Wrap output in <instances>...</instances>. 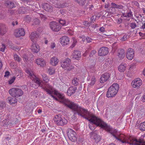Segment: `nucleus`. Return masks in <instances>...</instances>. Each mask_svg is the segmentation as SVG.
Returning <instances> with one entry per match:
<instances>
[{
	"label": "nucleus",
	"mask_w": 145,
	"mask_h": 145,
	"mask_svg": "<svg viewBox=\"0 0 145 145\" xmlns=\"http://www.w3.org/2000/svg\"><path fill=\"white\" fill-rule=\"evenodd\" d=\"M127 39V35H124L123 37L121 39V41H124L126 40Z\"/></svg>",
	"instance_id": "bf43d9fd"
},
{
	"label": "nucleus",
	"mask_w": 145,
	"mask_h": 145,
	"mask_svg": "<svg viewBox=\"0 0 145 145\" xmlns=\"http://www.w3.org/2000/svg\"><path fill=\"white\" fill-rule=\"evenodd\" d=\"M54 72V69L52 67H50L48 69V72L50 74H52Z\"/></svg>",
	"instance_id": "79ce46f5"
},
{
	"label": "nucleus",
	"mask_w": 145,
	"mask_h": 145,
	"mask_svg": "<svg viewBox=\"0 0 145 145\" xmlns=\"http://www.w3.org/2000/svg\"><path fill=\"white\" fill-rule=\"evenodd\" d=\"M7 28L5 25L0 24V35L3 36L7 32Z\"/></svg>",
	"instance_id": "f3484780"
},
{
	"label": "nucleus",
	"mask_w": 145,
	"mask_h": 145,
	"mask_svg": "<svg viewBox=\"0 0 145 145\" xmlns=\"http://www.w3.org/2000/svg\"><path fill=\"white\" fill-rule=\"evenodd\" d=\"M28 7H20L18 11V12L19 14H24L27 12V10L28 9Z\"/></svg>",
	"instance_id": "c85d7f7f"
},
{
	"label": "nucleus",
	"mask_w": 145,
	"mask_h": 145,
	"mask_svg": "<svg viewBox=\"0 0 145 145\" xmlns=\"http://www.w3.org/2000/svg\"><path fill=\"white\" fill-rule=\"evenodd\" d=\"M129 140L130 142H129L128 140L127 143L131 145H145V142H144L143 140L141 139L137 140L136 139L129 137Z\"/></svg>",
	"instance_id": "6e6552de"
},
{
	"label": "nucleus",
	"mask_w": 145,
	"mask_h": 145,
	"mask_svg": "<svg viewBox=\"0 0 145 145\" xmlns=\"http://www.w3.org/2000/svg\"><path fill=\"white\" fill-rule=\"evenodd\" d=\"M130 26L132 29H133L136 27V25L135 23L133 22L131 24Z\"/></svg>",
	"instance_id": "5fc2aeb1"
},
{
	"label": "nucleus",
	"mask_w": 145,
	"mask_h": 145,
	"mask_svg": "<svg viewBox=\"0 0 145 145\" xmlns=\"http://www.w3.org/2000/svg\"><path fill=\"white\" fill-rule=\"evenodd\" d=\"M22 57L24 60L26 61L28 60V57L27 55L25 54H24L22 55Z\"/></svg>",
	"instance_id": "8fccbe9b"
},
{
	"label": "nucleus",
	"mask_w": 145,
	"mask_h": 145,
	"mask_svg": "<svg viewBox=\"0 0 145 145\" xmlns=\"http://www.w3.org/2000/svg\"><path fill=\"white\" fill-rule=\"evenodd\" d=\"M55 7L56 8H62V3H57L55 4Z\"/></svg>",
	"instance_id": "49530a36"
},
{
	"label": "nucleus",
	"mask_w": 145,
	"mask_h": 145,
	"mask_svg": "<svg viewBox=\"0 0 145 145\" xmlns=\"http://www.w3.org/2000/svg\"><path fill=\"white\" fill-rule=\"evenodd\" d=\"M77 42V40L75 39H74L73 42L71 45L70 46V48H73L75 46Z\"/></svg>",
	"instance_id": "de8ad7c7"
},
{
	"label": "nucleus",
	"mask_w": 145,
	"mask_h": 145,
	"mask_svg": "<svg viewBox=\"0 0 145 145\" xmlns=\"http://www.w3.org/2000/svg\"><path fill=\"white\" fill-rule=\"evenodd\" d=\"M50 25L51 29L54 31H58L61 28L59 24L55 22H50Z\"/></svg>",
	"instance_id": "9b49d317"
},
{
	"label": "nucleus",
	"mask_w": 145,
	"mask_h": 145,
	"mask_svg": "<svg viewBox=\"0 0 145 145\" xmlns=\"http://www.w3.org/2000/svg\"><path fill=\"white\" fill-rule=\"evenodd\" d=\"M119 85L117 84H114L108 89L106 94L108 97H114L117 93L119 89Z\"/></svg>",
	"instance_id": "20e7f679"
},
{
	"label": "nucleus",
	"mask_w": 145,
	"mask_h": 145,
	"mask_svg": "<svg viewBox=\"0 0 145 145\" xmlns=\"http://www.w3.org/2000/svg\"><path fill=\"white\" fill-rule=\"evenodd\" d=\"M54 123L58 126H63L67 123V121L60 114L56 115L53 119Z\"/></svg>",
	"instance_id": "39448f33"
},
{
	"label": "nucleus",
	"mask_w": 145,
	"mask_h": 145,
	"mask_svg": "<svg viewBox=\"0 0 145 145\" xmlns=\"http://www.w3.org/2000/svg\"><path fill=\"white\" fill-rule=\"evenodd\" d=\"M12 48L17 51H19L20 49V48L19 47L16 46H12Z\"/></svg>",
	"instance_id": "3c124183"
},
{
	"label": "nucleus",
	"mask_w": 145,
	"mask_h": 145,
	"mask_svg": "<svg viewBox=\"0 0 145 145\" xmlns=\"http://www.w3.org/2000/svg\"><path fill=\"white\" fill-rule=\"evenodd\" d=\"M73 58L78 60V58L80 57L81 56L80 52L78 50H74L72 54Z\"/></svg>",
	"instance_id": "cd10ccee"
},
{
	"label": "nucleus",
	"mask_w": 145,
	"mask_h": 145,
	"mask_svg": "<svg viewBox=\"0 0 145 145\" xmlns=\"http://www.w3.org/2000/svg\"><path fill=\"white\" fill-rule=\"evenodd\" d=\"M42 76L43 80L46 82H47L49 80V79L47 75L44 74L42 73L41 74Z\"/></svg>",
	"instance_id": "72a5a7b5"
},
{
	"label": "nucleus",
	"mask_w": 145,
	"mask_h": 145,
	"mask_svg": "<svg viewBox=\"0 0 145 145\" xmlns=\"http://www.w3.org/2000/svg\"><path fill=\"white\" fill-rule=\"evenodd\" d=\"M8 100L9 101L10 104H14L16 103L17 101V100L14 97L12 98L10 97H8Z\"/></svg>",
	"instance_id": "473e14b6"
},
{
	"label": "nucleus",
	"mask_w": 145,
	"mask_h": 145,
	"mask_svg": "<svg viewBox=\"0 0 145 145\" xmlns=\"http://www.w3.org/2000/svg\"><path fill=\"white\" fill-rule=\"evenodd\" d=\"M9 122L10 121L8 119L4 120L3 121V126H8L9 127L11 126H10V124H9Z\"/></svg>",
	"instance_id": "58836bf2"
},
{
	"label": "nucleus",
	"mask_w": 145,
	"mask_h": 145,
	"mask_svg": "<svg viewBox=\"0 0 145 145\" xmlns=\"http://www.w3.org/2000/svg\"><path fill=\"white\" fill-rule=\"evenodd\" d=\"M127 65L125 63H122L118 67V70L120 72H123L126 69Z\"/></svg>",
	"instance_id": "c756f323"
},
{
	"label": "nucleus",
	"mask_w": 145,
	"mask_h": 145,
	"mask_svg": "<svg viewBox=\"0 0 145 145\" xmlns=\"http://www.w3.org/2000/svg\"><path fill=\"white\" fill-rule=\"evenodd\" d=\"M71 60L70 59L67 58L61 63V66L63 69L70 71L73 68V67L70 65Z\"/></svg>",
	"instance_id": "0eeeda50"
},
{
	"label": "nucleus",
	"mask_w": 145,
	"mask_h": 145,
	"mask_svg": "<svg viewBox=\"0 0 145 145\" xmlns=\"http://www.w3.org/2000/svg\"><path fill=\"white\" fill-rule=\"evenodd\" d=\"M5 47V45L2 44V47H0V50L2 52H4Z\"/></svg>",
	"instance_id": "603ef678"
},
{
	"label": "nucleus",
	"mask_w": 145,
	"mask_h": 145,
	"mask_svg": "<svg viewBox=\"0 0 145 145\" xmlns=\"http://www.w3.org/2000/svg\"><path fill=\"white\" fill-rule=\"evenodd\" d=\"M116 21L118 24H120L122 22V19L120 18L116 20Z\"/></svg>",
	"instance_id": "6e6d98bb"
},
{
	"label": "nucleus",
	"mask_w": 145,
	"mask_h": 145,
	"mask_svg": "<svg viewBox=\"0 0 145 145\" xmlns=\"http://www.w3.org/2000/svg\"><path fill=\"white\" fill-rule=\"evenodd\" d=\"M69 38L66 36H64L60 39V42L63 45L68 44L69 42Z\"/></svg>",
	"instance_id": "dca6fc26"
},
{
	"label": "nucleus",
	"mask_w": 145,
	"mask_h": 145,
	"mask_svg": "<svg viewBox=\"0 0 145 145\" xmlns=\"http://www.w3.org/2000/svg\"><path fill=\"white\" fill-rule=\"evenodd\" d=\"M118 56L121 59L123 58L125 56L124 50L123 49L118 50Z\"/></svg>",
	"instance_id": "a878e982"
},
{
	"label": "nucleus",
	"mask_w": 145,
	"mask_h": 145,
	"mask_svg": "<svg viewBox=\"0 0 145 145\" xmlns=\"http://www.w3.org/2000/svg\"><path fill=\"white\" fill-rule=\"evenodd\" d=\"M15 77L14 76L13 77L12 79L10 80L9 81H8L9 84H12L14 81L15 79Z\"/></svg>",
	"instance_id": "864d4df0"
},
{
	"label": "nucleus",
	"mask_w": 145,
	"mask_h": 145,
	"mask_svg": "<svg viewBox=\"0 0 145 145\" xmlns=\"http://www.w3.org/2000/svg\"><path fill=\"white\" fill-rule=\"evenodd\" d=\"M9 94L14 97H18L23 94V91L20 89L12 88L9 91Z\"/></svg>",
	"instance_id": "423d86ee"
},
{
	"label": "nucleus",
	"mask_w": 145,
	"mask_h": 145,
	"mask_svg": "<svg viewBox=\"0 0 145 145\" xmlns=\"http://www.w3.org/2000/svg\"><path fill=\"white\" fill-rule=\"evenodd\" d=\"M40 21L37 18H35L33 20L34 23L36 25L38 24H39Z\"/></svg>",
	"instance_id": "09e8293b"
},
{
	"label": "nucleus",
	"mask_w": 145,
	"mask_h": 145,
	"mask_svg": "<svg viewBox=\"0 0 145 145\" xmlns=\"http://www.w3.org/2000/svg\"><path fill=\"white\" fill-rule=\"evenodd\" d=\"M96 17L95 16H93L91 18V22H93L95 21Z\"/></svg>",
	"instance_id": "13d9d810"
},
{
	"label": "nucleus",
	"mask_w": 145,
	"mask_h": 145,
	"mask_svg": "<svg viewBox=\"0 0 145 145\" xmlns=\"http://www.w3.org/2000/svg\"><path fill=\"white\" fill-rule=\"evenodd\" d=\"M58 62L57 58L55 57H54L50 59V63L52 65L55 66L57 64Z\"/></svg>",
	"instance_id": "bb28decb"
},
{
	"label": "nucleus",
	"mask_w": 145,
	"mask_h": 145,
	"mask_svg": "<svg viewBox=\"0 0 145 145\" xmlns=\"http://www.w3.org/2000/svg\"><path fill=\"white\" fill-rule=\"evenodd\" d=\"M31 20V18L29 16H27L24 18V20L27 22H30Z\"/></svg>",
	"instance_id": "a18cd8bd"
},
{
	"label": "nucleus",
	"mask_w": 145,
	"mask_h": 145,
	"mask_svg": "<svg viewBox=\"0 0 145 145\" xmlns=\"http://www.w3.org/2000/svg\"><path fill=\"white\" fill-rule=\"evenodd\" d=\"M6 106L5 102L4 101H0V108L3 109Z\"/></svg>",
	"instance_id": "a19ab883"
},
{
	"label": "nucleus",
	"mask_w": 145,
	"mask_h": 145,
	"mask_svg": "<svg viewBox=\"0 0 145 145\" xmlns=\"http://www.w3.org/2000/svg\"><path fill=\"white\" fill-rule=\"evenodd\" d=\"M132 3L134 5L137 6V7H139V6L138 3L136 1H133L132 2Z\"/></svg>",
	"instance_id": "69168bd1"
},
{
	"label": "nucleus",
	"mask_w": 145,
	"mask_h": 145,
	"mask_svg": "<svg viewBox=\"0 0 145 145\" xmlns=\"http://www.w3.org/2000/svg\"><path fill=\"white\" fill-rule=\"evenodd\" d=\"M91 82L89 83L88 86V90H90L91 87L94 85L96 81V78L95 76H92L91 79Z\"/></svg>",
	"instance_id": "b1692460"
},
{
	"label": "nucleus",
	"mask_w": 145,
	"mask_h": 145,
	"mask_svg": "<svg viewBox=\"0 0 145 145\" xmlns=\"http://www.w3.org/2000/svg\"><path fill=\"white\" fill-rule=\"evenodd\" d=\"M142 81L139 78H137L133 81L131 84L133 88H138L142 84Z\"/></svg>",
	"instance_id": "f8f14e48"
},
{
	"label": "nucleus",
	"mask_w": 145,
	"mask_h": 145,
	"mask_svg": "<svg viewBox=\"0 0 145 145\" xmlns=\"http://www.w3.org/2000/svg\"><path fill=\"white\" fill-rule=\"evenodd\" d=\"M14 59L15 60L17 61L18 62H20L21 61V59L20 57L16 54H14Z\"/></svg>",
	"instance_id": "c03bdc74"
},
{
	"label": "nucleus",
	"mask_w": 145,
	"mask_h": 145,
	"mask_svg": "<svg viewBox=\"0 0 145 145\" xmlns=\"http://www.w3.org/2000/svg\"><path fill=\"white\" fill-rule=\"evenodd\" d=\"M18 122L19 120L17 118H15L10 120L9 124H10V126H12V125L16 124Z\"/></svg>",
	"instance_id": "7c9ffc66"
},
{
	"label": "nucleus",
	"mask_w": 145,
	"mask_h": 145,
	"mask_svg": "<svg viewBox=\"0 0 145 145\" xmlns=\"http://www.w3.org/2000/svg\"><path fill=\"white\" fill-rule=\"evenodd\" d=\"M134 56V51L131 48L128 49L126 52V57L128 59L132 60Z\"/></svg>",
	"instance_id": "ddd939ff"
},
{
	"label": "nucleus",
	"mask_w": 145,
	"mask_h": 145,
	"mask_svg": "<svg viewBox=\"0 0 145 145\" xmlns=\"http://www.w3.org/2000/svg\"><path fill=\"white\" fill-rule=\"evenodd\" d=\"M90 137L93 139L96 142H99L101 140V136L98 135V133L97 131H94L91 132L89 134Z\"/></svg>",
	"instance_id": "9d476101"
},
{
	"label": "nucleus",
	"mask_w": 145,
	"mask_h": 145,
	"mask_svg": "<svg viewBox=\"0 0 145 145\" xmlns=\"http://www.w3.org/2000/svg\"><path fill=\"white\" fill-rule=\"evenodd\" d=\"M96 52L95 50H92L91 53H90V56L92 57V56L94 54H95L96 53Z\"/></svg>",
	"instance_id": "e2e57ef3"
},
{
	"label": "nucleus",
	"mask_w": 145,
	"mask_h": 145,
	"mask_svg": "<svg viewBox=\"0 0 145 145\" xmlns=\"http://www.w3.org/2000/svg\"><path fill=\"white\" fill-rule=\"evenodd\" d=\"M115 10V8L112 6V7H110L108 8L107 10V12L110 13H114Z\"/></svg>",
	"instance_id": "4c0bfd02"
},
{
	"label": "nucleus",
	"mask_w": 145,
	"mask_h": 145,
	"mask_svg": "<svg viewBox=\"0 0 145 145\" xmlns=\"http://www.w3.org/2000/svg\"><path fill=\"white\" fill-rule=\"evenodd\" d=\"M76 89L77 88L76 87L74 86L70 87L68 89L67 91L68 95L69 96H70L72 94H74L75 93Z\"/></svg>",
	"instance_id": "412c9836"
},
{
	"label": "nucleus",
	"mask_w": 145,
	"mask_h": 145,
	"mask_svg": "<svg viewBox=\"0 0 145 145\" xmlns=\"http://www.w3.org/2000/svg\"><path fill=\"white\" fill-rule=\"evenodd\" d=\"M43 6L44 10L48 12H51L53 11L52 6L49 4L46 3H44Z\"/></svg>",
	"instance_id": "a211bd4d"
},
{
	"label": "nucleus",
	"mask_w": 145,
	"mask_h": 145,
	"mask_svg": "<svg viewBox=\"0 0 145 145\" xmlns=\"http://www.w3.org/2000/svg\"><path fill=\"white\" fill-rule=\"evenodd\" d=\"M74 1L81 6L84 5L85 3V0H74Z\"/></svg>",
	"instance_id": "c9c22d12"
},
{
	"label": "nucleus",
	"mask_w": 145,
	"mask_h": 145,
	"mask_svg": "<svg viewBox=\"0 0 145 145\" xmlns=\"http://www.w3.org/2000/svg\"><path fill=\"white\" fill-rule=\"evenodd\" d=\"M64 103L65 105L68 108L72 110V111L73 113L74 116H75L76 115H78L80 116L83 118L88 120L92 124H89V128L91 130H94L95 129V127H93V124L97 126L96 124L93 123L90 121H89V120L92 119V116L89 117V116L85 115V114L84 113V110H86L88 112L89 115L90 116H93L97 118L93 114H91L89 111H88L87 110L84 109L83 108L80 107L78 105L74 103V102L71 101L68 99H65L64 101ZM101 127L100 125H98Z\"/></svg>",
	"instance_id": "f03ea898"
},
{
	"label": "nucleus",
	"mask_w": 145,
	"mask_h": 145,
	"mask_svg": "<svg viewBox=\"0 0 145 145\" xmlns=\"http://www.w3.org/2000/svg\"><path fill=\"white\" fill-rule=\"evenodd\" d=\"M59 23L63 26L67 25V24L66 23L65 20L63 19H60L59 21Z\"/></svg>",
	"instance_id": "37998d69"
},
{
	"label": "nucleus",
	"mask_w": 145,
	"mask_h": 145,
	"mask_svg": "<svg viewBox=\"0 0 145 145\" xmlns=\"http://www.w3.org/2000/svg\"><path fill=\"white\" fill-rule=\"evenodd\" d=\"M98 53L100 56L106 55L108 53V48L105 47H102L99 50Z\"/></svg>",
	"instance_id": "2eb2a0df"
},
{
	"label": "nucleus",
	"mask_w": 145,
	"mask_h": 145,
	"mask_svg": "<svg viewBox=\"0 0 145 145\" xmlns=\"http://www.w3.org/2000/svg\"><path fill=\"white\" fill-rule=\"evenodd\" d=\"M84 25L86 26H90V23L87 21H86L84 22Z\"/></svg>",
	"instance_id": "680f3d73"
},
{
	"label": "nucleus",
	"mask_w": 145,
	"mask_h": 145,
	"mask_svg": "<svg viewBox=\"0 0 145 145\" xmlns=\"http://www.w3.org/2000/svg\"><path fill=\"white\" fill-rule=\"evenodd\" d=\"M39 37V35L35 31L32 32L30 36V39L33 42H35Z\"/></svg>",
	"instance_id": "6ab92c4d"
},
{
	"label": "nucleus",
	"mask_w": 145,
	"mask_h": 145,
	"mask_svg": "<svg viewBox=\"0 0 145 145\" xmlns=\"http://www.w3.org/2000/svg\"><path fill=\"white\" fill-rule=\"evenodd\" d=\"M5 5L9 8H12L15 7V5L14 3L10 1H7L5 3Z\"/></svg>",
	"instance_id": "5701e85b"
},
{
	"label": "nucleus",
	"mask_w": 145,
	"mask_h": 145,
	"mask_svg": "<svg viewBox=\"0 0 145 145\" xmlns=\"http://www.w3.org/2000/svg\"><path fill=\"white\" fill-rule=\"evenodd\" d=\"M111 5L115 8L119 9H122L124 7L121 5L119 4H116L114 3H112Z\"/></svg>",
	"instance_id": "2f4dec72"
},
{
	"label": "nucleus",
	"mask_w": 145,
	"mask_h": 145,
	"mask_svg": "<svg viewBox=\"0 0 145 145\" xmlns=\"http://www.w3.org/2000/svg\"><path fill=\"white\" fill-rule=\"evenodd\" d=\"M99 30L101 32L103 33L105 31V28L104 27H102L100 28Z\"/></svg>",
	"instance_id": "774afa93"
},
{
	"label": "nucleus",
	"mask_w": 145,
	"mask_h": 145,
	"mask_svg": "<svg viewBox=\"0 0 145 145\" xmlns=\"http://www.w3.org/2000/svg\"><path fill=\"white\" fill-rule=\"evenodd\" d=\"M84 113L85 115L89 116V117L92 116V119L89 120V121L97 125H100L102 128H105L116 139L119 140L122 143H126L129 140V137L125 136L121 134L119 135L117 133V131L108 126L107 124L104 122L101 119L93 116H90L87 110L84 111Z\"/></svg>",
	"instance_id": "f257e3e1"
},
{
	"label": "nucleus",
	"mask_w": 145,
	"mask_h": 145,
	"mask_svg": "<svg viewBox=\"0 0 145 145\" xmlns=\"http://www.w3.org/2000/svg\"><path fill=\"white\" fill-rule=\"evenodd\" d=\"M26 72L28 74L29 77L31 79L33 80L35 79V80L36 83L38 84L39 86H40L47 92L48 94L50 95L53 98L54 97V96L52 95L53 93V91L52 86L47 84L44 85L41 84L40 81L37 79H36V76L32 71L27 70Z\"/></svg>",
	"instance_id": "7ed1b4c3"
},
{
	"label": "nucleus",
	"mask_w": 145,
	"mask_h": 145,
	"mask_svg": "<svg viewBox=\"0 0 145 145\" xmlns=\"http://www.w3.org/2000/svg\"><path fill=\"white\" fill-rule=\"evenodd\" d=\"M10 74V73L9 71H6L5 72L4 77H8Z\"/></svg>",
	"instance_id": "052dcab7"
},
{
	"label": "nucleus",
	"mask_w": 145,
	"mask_h": 145,
	"mask_svg": "<svg viewBox=\"0 0 145 145\" xmlns=\"http://www.w3.org/2000/svg\"><path fill=\"white\" fill-rule=\"evenodd\" d=\"M123 16L125 17H131L133 16L132 12H129L126 14H123Z\"/></svg>",
	"instance_id": "ea45409f"
},
{
	"label": "nucleus",
	"mask_w": 145,
	"mask_h": 145,
	"mask_svg": "<svg viewBox=\"0 0 145 145\" xmlns=\"http://www.w3.org/2000/svg\"><path fill=\"white\" fill-rule=\"evenodd\" d=\"M86 40L88 43H89L91 42L92 39L89 37H87L86 38Z\"/></svg>",
	"instance_id": "0e129e2a"
},
{
	"label": "nucleus",
	"mask_w": 145,
	"mask_h": 145,
	"mask_svg": "<svg viewBox=\"0 0 145 145\" xmlns=\"http://www.w3.org/2000/svg\"><path fill=\"white\" fill-rule=\"evenodd\" d=\"M25 34L24 30L22 28L18 29L15 33V35L16 37H19L21 36H24Z\"/></svg>",
	"instance_id": "aec40b11"
},
{
	"label": "nucleus",
	"mask_w": 145,
	"mask_h": 145,
	"mask_svg": "<svg viewBox=\"0 0 145 145\" xmlns=\"http://www.w3.org/2000/svg\"><path fill=\"white\" fill-rule=\"evenodd\" d=\"M139 127L140 130L142 131H145V122L141 123Z\"/></svg>",
	"instance_id": "f704fd0d"
},
{
	"label": "nucleus",
	"mask_w": 145,
	"mask_h": 145,
	"mask_svg": "<svg viewBox=\"0 0 145 145\" xmlns=\"http://www.w3.org/2000/svg\"><path fill=\"white\" fill-rule=\"evenodd\" d=\"M8 11L9 13H10L11 15L13 14L15 12V11L13 10H8Z\"/></svg>",
	"instance_id": "338daca9"
},
{
	"label": "nucleus",
	"mask_w": 145,
	"mask_h": 145,
	"mask_svg": "<svg viewBox=\"0 0 145 145\" xmlns=\"http://www.w3.org/2000/svg\"><path fill=\"white\" fill-rule=\"evenodd\" d=\"M62 3V8L69 6V4L67 3Z\"/></svg>",
	"instance_id": "4d7b16f0"
},
{
	"label": "nucleus",
	"mask_w": 145,
	"mask_h": 145,
	"mask_svg": "<svg viewBox=\"0 0 145 145\" xmlns=\"http://www.w3.org/2000/svg\"><path fill=\"white\" fill-rule=\"evenodd\" d=\"M31 47V49L34 53H37L39 51V47L37 45L35 42H33Z\"/></svg>",
	"instance_id": "4be33fe9"
},
{
	"label": "nucleus",
	"mask_w": 145,
	"mask_h": 145,
	"mask_svg": "<svg viewBox=\"0 0 145 145\" xmlns=\"http://www.w3.org/2000/svg\"><path fill=\"white\" fill-rule=\"evenodd\" d=\"M36 63L41 67H43L46 65L45 61L42 59L38 58L36 59Z\"/></svg>",
	"instance_id": "393cba45"
},
{
	"label": "nucleus",
	"mask_w": 145,
	"mask_h": 145,
	"mask_svg": "<svg viewBox=\"0 0 145 145\" xmlns=\"http://www.w3.org/2000/svg\"><path fill=\"white\" fill-rule=\"evenodd\" d=\"M79 80L76 78H74L72 80V84L74 86H77L78 84Z\"/></svg>",
	"instance_id": "e433bc0d"
},
{
	"label": "nucleus",
	"mask_w": 145,
	"mask_h": 145,
	"mask_svg": "<svg viewBox=\"0 0 145 145\" xmlns=\"http://www.w3.org/2000/svg\"><path fill=\"white\" fill-rule=\"evenodd\" d=\"M110 74L105 73L101 75L100 78V82L101 83H103L106 81L110 77Z\"/></svg>",
	"instance_id": "4468645a"
},
{
	"label": "nucleus",
	"mask_w": 145,
	"mask_h": 145,
	"mask_svg": "<svg viewBox=\"0 0 145 145\" xmlns=\"http://www.w3.org/2000/svg\"><path fill=\"white\" fill-rule=\"evenodd\" d=\"M67 135L69 139L72 142H75L77 139L76 132L71 128H69L67 129Z\"/></svg>",
	"instance_id": "1a4fd4ad"
}]
</instances>
